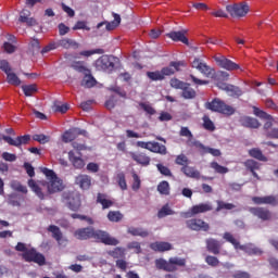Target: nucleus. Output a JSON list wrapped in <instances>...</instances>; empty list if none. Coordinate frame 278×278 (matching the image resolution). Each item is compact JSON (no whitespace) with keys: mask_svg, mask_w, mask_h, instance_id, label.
<instances>
[{"mask_svg":"<svg viewBox=\"0 0 278 278\" xmlns=\"http://www.w3.org/2000/svg\"><path fill=\"white\" fill-rule=\"evenodd\" d=\"M43 175H46L48 182H47V188L49 194H53L55 192H62L64 190V182H62V179L55 175L54 170L43 168L42 169Z\"/></svg>","mask_w":278,"mask_h":278,"instance_id":"f257e3e1","label":"nucleus"},{"mask_svg":"<svg viewBox=\"0 0 278 278\" xmlns=\"http://www.w3.org/2000/svg\"><path fill=\"white\" fill-rule=\"evenodd\" d=\"M205 108L206 110H211V112H218L219 114H226L227 116L236 114V109L231 105H227L220 99H214L212 102H206Z\"/></svg>","mask_w":278,"mask_h":278,"instance_id":"f03ea898","label":"nucleus"},{"mask_svg":"<svg viewBox=\"0 0 278 278\" xmlns=\"http://www.w3.org/2000/svg\"><path fill=\"white\" fill-rule=\"evenodd\" d=\"M62 47L63 49H77L79 47V43L75 41V39H68V38H63L56 42H52L48 46H46L41 53H49V51H53L54 49H58Z\"/></svg>","mask_w":278,"mask_h":278,"instance_id":"7ed1b4c3","label":"nucleus"},{"mask_svg":"<svg viewBox=\"0 0 278 278\" xmlns=\"http://www.w3.org/2000/svg\"><path fill=\"white\" fill-rule=\"evenodd\" d=\"M226 12H228L232 18H242L245 14H249V4L244 2L228 4L226 5Z\"/></svg>","mask_w":278,"mask_h":278,"instance_id":"20e7f679","label":"nucleus"},{"mask_svg":"<svg viewBox=\"0 0 278 278\" xmlns=\"http://www.w3.org/2000/svg\"><path fill=\"white\" fill-rule=\"evenodd\" d=\"M23 260L25 262H34L35 264H38L39 266H45L46 258L45 255L40 254L36 249L30 248L27 251H25L22 254Z\"/></svg>","mask_w":278,"mask_h":278,"instance_id":"39448f33","label":"nucleus"},{"mask_svg":"<svg viewBox=\"0 0 278 278\" xmlns=\"http://www.w3.org/2000/svg\"><path fill=\"white\" fill-rule=\"evenodd\" d=\"M114 62H116V58L102 55L96 61V66L98 71H114Z\"/></svg>","mask_w":278,"mask_h":278,"instance_id":"423d86ee","label":"nucleus"},{"mask_svg":"<svg viewBox=\"0 0 278 278\" xmlns=\"http://www.w3.org/2000/svg\"><path fill=\"white\" fill-rule=\"evenodd\" d=\"M205 212H212V204L201 203L191 207L189 212L181 213L182 218H192L197 214H203Z\"/></svg>","mask_w":278,"mask_h":278,"instance_id":"0eeeda50","label":"nucleus"},{"mask_svg":"<svg viewBox=\"0 0 278 278\" xmlns=\"http://www.w3.org/2000/svg\"><path fill=\"white\" fill-rule=\"evenodd\" d=\"M93 238L100 240L103 244H109L111 247H116V244H118V239L111 237L110 233L103 230H93Z\"/></svg>","mask_w":278,"mask_h":278,"instance_id":"6e6552de","label":"nucleus"},{"mask_svg":"<svg viewBox=\"0 0 278 278\" xmlns=\"http://www.w3.org/2000/svg\"><path fill=\"white\" fill-rule=\"evenodd\" d=\"M188 229L191 231H210V224L203 219L192 218L186 222Z\"/></svg>","mask_w":278,"mask_h":278,"instance_id":"1a4fd4ad","label":"nucleus"},{"mask_svg":"<svg viewBox=\"0 0 278 278\" xmlns=\"http://www.w3.org/2000/svg\"><path fill=\"white\" fill-rule=\"evenodd\" d=\"M2 140H4V142H8V144H10L11 147H22V144H28L29 140H31V137L29 135H24L12 139V137L2 136Z\"/></svg>","mask_w":278,"mask_h":278,"instance_id":"9d476101","label":"nucleus"},{"mask_svg":"<svg viewBox=\"0 0 278 278\" xmlns=\"http://www.w3.org/2000/svg\"><path fill=\"white\" fill-rule=\"evenodd\" d=\"M216 64L220 66V68H225L226 71H236L240 68V65L236 64L231 60L225 56H214Z\"/></svg>","mask_w":278,"mask_h":278,"instance_id":"9b49d317","label":"nucleus"},{"mask_svg":"<svg viewBox=\"0 0 278 278\" xmlns=\"http://www.w3.org/2000/svg\"><path fill=\"white\" fill-rule=\"evenodd\" d=\"M252 201L255 205H278V197L276 195L253 197Z\"/></svg>","mask_w":278,"mask_h":278,"instance_id":"f8f14e48","label":"nucleus"},{"mask_svg":"<svg viewBox=\"0 0 278 278\" xmlns=\"http://www.w3.org/2000/svg\"><path fill=\"white\" fill-rule=\"evenodd\" d=\"M48 231L52 233V238L56 240L59 247H66V244H68V240L62 236V230H60V227L51 225L49 226Z\"/></svg>","mask_w":278,"mask_h":278,"instance_id":"ddd939ff","label":"nucleus"},{"mask_svg":"<svg viewBox=\"0 0 278 278\" xmlns=\"http://www.w3.org/2000/svg\"><path fill=\"white\" fill-rule=\"evenodd\" d=\"M179 134H180V136H182V138H188V140H187L188 147H195V148L203 147V143L195 140L194 136L192 135V131H190V129L188 127H181Z\"/></svg>","mask_w":278,"mask_h":278,"instance_id":"4468645a","label":"nucleus"},{"mask_svg":"<svg viewBox=\"0 0 278 278\" xmlns=\"http://www.w3.org/2000/svg\"><path fill=\"white\" fill-rule=\"evenodd\" d=\"M94 236V228L87 227V228H79L75 230L74 237L76 240H90Z\"/></svg>","mask_w":278,"mask_h":278,"instance_id":"2eb2a0df","label":"nucleus"},{"mask_svg":"<svg viewBox=\"0 0 278 278\" xmlns=\"http://www.w3.org/2000/svg\"><path fill=\"white\" fill-rule=\"evenodd\" d=\"M249 212H251L253 216H256L261 220H270V218H273V214L270 213V211H268V208L250 207Z\"/></svg>","mask_w":278,"mask_h":278,"instance_id":"dca6fc26","label":"nucleus"},{"mask_svg":"<svg viewBox=\"0 0 278 278\" xmlns=\"http://www.w3.org/2000/svg\"><path fill=\"white\" fill-rule=\"evenodd\" d=\"M86 130L80 128H72L63 134V142H73L77 136H86Z\"/></svg>","mask_w":278,"mask_h":278,"instance_id":"f3484780","label":"nucleus"},{"mask_svg":"<svg viewBox=\"0 0 278 278\" xmlns=\"http://www.w3.org/2000/svg\"><path fill=\"white\" fill-rule=\"evenodd\" d=\"M253 114L257 116L258 118H263L264 121H267L264 124V129L268 132L270 127H273V116L268 115V113L257 109L256 106L253 108Z\"/></svg>","mask_w":278,"mask_h":278,"instance_id":"a211bd4d","label":"nucleus"},{"mask_svg":"<svg viewBox=\"0 0 278 278\" xmlns=\"http://www.w3.org/2000/svg\"><path fill=\"white\" fill-rule=\"evenodd\" d=\"M76 186H79L81 190H90L92 186V178L88 175H78L75 177Z\"/></svg>","mask_w":278,"mask_h":278,"instance_id":"6ab92c4d","label":"nucleus"},{"mask_svg":"<svg viewBox=\"0 0 278 278\" xmlns=\"http://www.w3.org/2000/svg\"><path fill=\"white\" fill-rule=\"evenodd\" d=\"M113 21L112 22H101L98 24L97 28L101 29L103 25H105L106 31H112L113 29H116L121 25V15L117 13H113Z\"/></svg>","mask_w":278,"mask_h":278,"instance_id":"aec40b11","label":"nucleus"},{"mask_svg":"<svg viewBox=\"0 0 278 278\" xmlns=\"http://www.w3.org/2000/svg\"><path fill=\"white\" fill-rule=\"evenodd\" d=\"M186 34H188V30L170 31L166 34V36L167 38H170V40H174V42H182L188 46L190 42L186 38Z\"/></svg>","mask_w":278,"mask_h":278,"instance_id":"412c9836","label":"nucleus"},{"mask_svg":"<svg viewBox=\"0 0 278 278\" xmlns=\"http://www.w3.org/2000/svg\"><path fill=\"white\" fill-rule=\"evenodd\" d=\"M205 243H206V250L208 251V253H213V255H218V253H220V247H223L220 241L214 238H208L205 240Z\"/></svg>","mask_w":278,"mask_h":278,"instance_id":"4be33fe9","label":"nucleus"},{"mask_svg":"<svg viewBox=\"0 0 278 278\" xmlns=\"http://www.w3.org/2000/svg\"><path fill=\"white\" fill-rule=\"evenodd\" d=\"M181 173L186 175V177H190L191 179H204L206 180L207 177L201 176V172H199L197 168L191 167V166H184L181 167Z\"/></svg>","mask_w":278,"mask_h":278,"instance_id":"5701e85b","label":"nucleus"},{"mask_svg":"<svg viewBox=\"0 0 278 278\" xmlns=\"http://www.w3.org/2000/svg\"><path fill=\"white\" fill-rule=\"evenodd\" d=\"M67 205L70 210L77 212L81 206V198L79 197V193H71L67 198Z\"/></svg>","mask_w":278,"mask_h":278,"instance_id":"b1692460","label":"nucleus"},{"mask_svg":"<svg viewBox=\"0 0 278 278\" xmlns=\"http://www.w3.org/2000/svg\"><path fill=\"white\" fill-rule=\"evenodd\" d=\"M129 155L135 162H137V164H141L142 166H149V164H151V157L147 156L144 153L138 154L130 152Z\"/></svg>","mask_w":278,"mask_h":278,"instance_id":"393cba45","label":"nucleus"},{"mask_svg":"<svg viewBox=\"0 0 278 278\" xmlns=\"http://www.w3.org/2000/svg\"><path fill=\"white\" fill-rule=\"evenodd\" d=\"M155 266L159 270H165V273H175V268L170 266V260L159 258L155 261Z\"/></svg>","mask_w":278,"mask_h":278,"instance_id":"a878e982","label":"nucleus"},{"mask_svg":"<svg viewBox=\"0 0 278 278\" xmlns=\"http://www.w3.org/2000/svg\"><path fill=\"white\" fill-rule=\"evenodd\" d=\"M240 123L243 127H250L251 129H257L261 125L256 118L249 116L241 117Z\"/></svg>","mask_w":278,"mask_h":278,"instance_id":"bb28decb","label":"nucleus"},{"mask_svg":"<svg viewBox=\"0 0 278 278\" xmlns=\"http://www.w3.org/2000/svg\"><path fill=\"white\" fill-rule=\"evenodd\" d=\"M150 249H152V251H159L160 253H164V251H172L173 244L168 242H154L150 244Z\"/></svg>","mask_w":278,"mask_h":278,"instance_id":"cd10ccee","label":"nucleus"},{"mask_svg":"<svg viewBox=\"0 0 278 278\" xmlns=\"http://www.w3.org/2000/svg\"><path fill=\"white\" fill-rule=\"evenodd\" d=\"M149 151H151V153H159L160 155H166L167 153L166 146L155 141H150Z\"/></svg>","mask_w":278,"mask_h":278,"instance_id":"c85d7f7f","label":"nucleus"},{"mask_svg":"<svg viewBox=\"0 0 278 278\" xmlns=\"http://www.w3.org/2000/svg\"><path fill=\"white\" fill-rule=\"evenodd\" d=\"M239 249L248 253V255H262V249L253 245V243H249L247 245H239Z\"/></svg>","mask_w":278,"mask_h":278,"instance_id":"c756f323","label":"nucleus"},{"mask_svg":"<svg viewBox=\"0 0 278 278\" xmlns=\"http://www.w3.org/2000/svg\"><path fill=\"white\" fill-rule=\"evenodd\" d=\"M70 162H72L73 166L76 168H84L86 166V162L80 156H76L75 152H68Z\"/></svg>","mask_w":278,"mask_h":278,"instance_id":"7c9ffc66","label":"nucleus"},{"mask_svg":"<svg viewBox=\"0 0 278 278\" xmlns=\"http://www.w3.org/2000/svg\"><path fill=\"white\" fill-rule=\"evenodd\" d=\"M97 202L101 203L102 210H108L114 205V201L108 199V197L103 193H98Z\"/></svg>","mask_w":278,"mask_h":278,"instance_id":"2f4dec72","label":"nucleus"},{"mask_svg":"<svg viewBox=\"0 0 278 278\" xmlns=\"http://www.w3.org/2000/svg\"><path fill=\"white\" fill-rule=\"evenodd\" d=\"M127 233H130V236H139L140 238H147L149 236V230L144 228H137V227H129L127 229Z\"/></svg>","mask_w":278,"mask_h":278,"instance_id":"473e14b6","label":"nucleus"},{"mask_svg":"<svg viewBox=\"0 0 278 278\" xmlns=\"http://www.w3.org/2000/svg\"><path fill=\"white\" fill-rule=\"evenodd\" d=\"M96 85H97V80L90 74H86L85 77L81 80V86L84 88H92Z\"/></svg>","mask_w":278,"mask_h":278,"instance_id":"72a5a7b5","label":"nucleus"},{"mask_svg":"<svg viewBox=\"0 0 278 278\" xmlns=\"http://www.w3.org/2000/svg\"><path fill=\"white\" fill-rule=\"evenodd\" d=\"M181 97H184V99H194L197 91L190 87V84H187L185 88H182Z\"/></svg>","mask_w":278,"mask_h":278,"instance_id":"f704fd0d","label":"nucleus"},{"mask_svg":"<svg viewBox=\"0 0 278 278\" xmlns=\"http://www.w3.org/2000/svg\"><path fill=\"white\" fill-rule=\"evenodd\" d=\"M249 154L251 155V157H254L255 160H258L260 162H268V159H266V156H264V154L262 153V150L254 148L251 149L249 151Z\"/></svg>","mask_w":278,"mask_h":278,"instance_id":"c9c22d12","label":"nucleus"},{"mask_svg":"<svg viewBox=\"0 0 278 278\" xmlns=\"http://www.w3.org/2000/svg\"><path fill=\"white\" fill-rule=\"evenodd\" d=\"M195 149H199L200 151H202V153H210L214 157H220V150H218V149L207 148L203 144H202V147H195Z\"/></svg>","mask_w":278,"mask_h":278,"instance_id":"e433bc0d","label":"nucleus"},{"mask_svg":"<svg viewBox=\"0 0 278 278\" xmlns=\"http://www.w3.org/2000/svg\"><path fill=\"white\" fill-rule=\"evenodd\" d=\"M169 266H173L174 268V273L175 270H177V266H186V258H181V257H170L169 258Z\"/></svg>","mask_w":278,"mask_h":278,"instance_id":"4c0bfd02","label":"nucleus"},{"mask_svg":"<svg viewBox=\"0 0 278 278\" xmlns=\"http://www.w3.org/2000/svg\"><path fill=\"white\" fill-rule=\"evenodd\" d=\"M108 218L111 223H121V220H123V213L119 211H111L108 214Z\"/></svg>","mask_w":278,"mask_h":278,"instance_id":"58836bf2","label":"nucleus"},{"mask_svg":"<svg viewBox=\"0 0 278 278\" xmlns=\"http://www.w3.org/2000/svg\"><path fill=\"white\" fill-rule=\"evenodd\" d=\"M22 90L25 97H33L35 92H38V87L36 85H23Z\"/></svg>","mask_w":278,"mask_h":278,"instance_id":"ea45409f","label":"nucleus"},{"mask_svg":"<svg viewBox=\"0 0 278 278\" xmlns=\"http://www.w3.org/2000/svg\"><path fill=\"white\" fill-rule=\"evenodd\" d=\"M28 186L29 188H31L33 192H35V194H37L39 199H45V193H42V190L40 189V187H38L34 179L28 180Z\"/></svg>","mask_w":278,"mask_h":278,"instance_id":"a19ab883","label":"nucleus"},{"mask_svg":"<svg viewBox=\"0 0 278 278\" xmlns=\"http://www.w3.org/2000/svg\"><path fill=\"white\" fill-rule=\"evenodd\" d=\"M7 81L11 86H21V78H18V76H16V74L13 72L7 74Z\"/></svg>","mask_w":278,"mask_h":278,"instance_id":"79ce46f5","label":"nucleus"},{"mask_svg":"<svg viewBox=\"0 0 278 278\" xmlns=\"http://www.w3.org/2000/svg\"><path fill=\"white\" fill-rule=\"evenodd\" d=\"M157 191L160 192V194H170V185L168 184V181L164 180L160 182L157 186Z\"/></svg>","mask_w":278,"mask_h":278,"instance_id":"37998d69","label":"nucleus"},{"mask_svg":"<svg viewBox=\"0 0 278 278\" xmlns=\"http://www.w3.org/2000/svg\"><path fill=\"white\" fill-rule=\"evenodd\" d=\"M204 77H212L214 75V68L206 65L205 62L202 63V66H200V70H198Z\"/></svg>","mask_w":278,"mask_h":278,"instance_id":"c03bdc74","label":"nucleus"},{"mask_svg":"<svg viewBox=\"0 0 278 278\" xmlns=\"http://www.w3.org/2000/svg\"><path fill=\"white\" fill-rule=\"evenodd\" d=\"M72 68H74V71H77L78 73H88V70L86 68V63H84V61H74L72 63Z\"/></svg>","mask_w":278,"mask_h":278,"instance_id":"a18cd8bd","label":"nucleus"},{"mask_svg":"<svg viewBox=\"0 0 278 278\" xmlns=\"http://www.w3.org/2000/svg\"><path fill=\"white\" fill-rule=\"evenodd\" d=\"M211 168H214L215 173H218L219 175H227V173H229V168L222 166L217 162H212Z\"/></svg>","mask_w":278,"mask_h":278,"instance_id":"49530a36","label":"nucleus"},{"mask_svg":"<svg viewBox=\"0 0 278 278\" xmlns=\"http://www.w3.org/2000/svg\"><path fill=\"white\" fill-rule=\"evenodd\" d=\"M11 188L16 192H22V194H27V187L23 186L21 182L16 180L11 181Z\"/></svg>","mask_w":278,"mask_h":278,"instance_id":"de8ad7c7","label":"nucleus"},{"mask_svg":"<svg viewBox=\"0 0 278 278\" xmlns=\"http://www.w3.org/2000/svg\"><path fill=\"white\" fill-rule=\"evenodd\" d=\"M226 92H228L230 97H242V90L233 85H228Z\"/></svg>","mask_w":278,"mask_h":278,"instance_id":"09e8293b","label":"nucleus"},{"mask_svg":"<svg viewBox=\"0 0 278 278\" xmlns=\"http://www.w3.org/2000/svg\"><path fill=\"white\" fill-rule=\"evenodd\" d=\"M175 214V211L170 210V206L164 205L157 213V216L160 218H165V216H173Z\"/></svg>","mask_w":278,"mask_h":278,"instance_id":"8fccbe9b","label":"nucleus"},{"mask_svg":"<svg viewBox=\"0 0 278 278\" xmlns=\"http://www.w3.org/2000/svg\"><path fill=\"white\" fill-rule=\"evenodd\" d=\"M224 240L230 242V244H232L235 249H240V242H238V240H236V238H233V235H231L230 232L224 233Z\"/></svg>","mask_w":278,"mask_h":278,"instance_id":"3c124183","label":"nucleus"},{"mask_svg":"<svg viewBox=\"0 0 278 278\" xmlns=\"http://www.w3.org/2000/svg\"><path fill=\"white\" fill-rule=\"evenodd\" d=\"M147 75L152 81H162V79H164V75L160 71L148 72Z\"/></svg>","mask_w":278,"mask_h":278,"instance_id":"603ef678","label":"nucleus"},{"mask_svg":"<svg viewBox=\"0 0 278 278\" xmlns=\"http://www.w3.org/2000/svg\"><path fill=\"white\" fill-rule=\"evenodd\" d=\"M188 83H184L177 78H172L170 79V86L172 88H175L176 90H182V88H186Z\"/></svg>","mask_w":278,"mask_h":278,"instance_id":"864d4df0","label":"nucleus"},{"mask_svg":"<svg viewBox=\"0 0 278 278\" xmlns=\"http://www.w3.org/2000/svg\"><path fill=\"white\" fill-rule=\"evenodd\" d=\"M127 249L130 251H134L137 254L142 253V247L140 245V242L138 241H131L127 244Z\"/></svg>","mask_w":278,"mask_h":278,"instance_id":"5fc2aeb1","label":"nucleus"},{"mask_svg":"<svg viewBox=\"0 0 278 278\" xmlns=\"http://www.w3.org/2000/svg\"><path fill=\"white\" fill-rule=\"evenodd\" d=\"M245 168H248V170H251V173H253V170H257L260 168V163L253 161V160H248L244 163Z\"/></svg>","mask_w":278,"mask_h":278,"instance_id":"6e6d98bb","label":"nucleus"},{"mask_svg":"<svg viewBox=\"0 0 278 278\" xmlns=\"http://www.w3.org/2000/svg\"><path fill=\"white\" fill-rule=\"evenodd\" d=\"M233 207H236V205H233L231 203H226V202H223V201H217L216 212H220L223 210H233Z\"/></svg>","mask_w":278,"mask_h":278,"instance_id":"4d7b16f0","label":"nucleus"},{"mask_svg":"<svg viewBox=\"0 0 278 278\" xmlns=\"http://www.w3.org/2000/svg\"><path fill=\"white\" fill-rule=\"evenodd\" d=\"M176 164H178V166H188V164H190V161L188 160V156H186V154H180L176 157Z\"/></svg>","mask_w":278,"mask_h":278,"instance_id":"13d9d810","label":"nucleus"},{"mask_svg":"<svg viewBox=\"0 0 278 278\" xmlns=\"http://www.w3.org/2000/svg\"><path fill=\"white\" fill-rule=\"evenodd\" d=\"M33 140H35L36 142H40V144H47V142L51 140V137L46 135H34Z\"/></svg>","mask_w":278,"mask_h":278,"instance_id":"bf43d9fd","label":"nucleus"},{"mask_svg":"<svg viewBox=\"0 0 278 278\" xmlns=\"http://www.w3.org/2000/svg\"><path fill=\"white\" fill-rule=\"evenodd\" d=\"M205 262L208 266H213L214 268L220 264V261H218V257L212 256V255H207L205 257Z\"/></svg>","mask_w":278,"mask_h":278,"instance_id":"052dcab7","label":"nucleus"},{"mask_svg":"<svg viewBox=\"0 0 278 278\" xmlns=\"http://www.w3.org/2000/svg\"><path fill=\"white\" fill-rule=\"evenodd\" d=\"M203 127H204V129H207L208 131H214V129H215L214 122H212V119H210V117H207V116L203 117Z\"/></svg>","mask_w":278,"mask_h":278,"instance_id":"680f3d73","label":"nucleus"},{"mask_svg":"<svg viewBox=\"0 0 278 278\" xmlns=\"http://www.w3.org/2000/svg\"><path fill=\"white\" fill-rule=\"evenodd\" d=\"M117 182L122 190H127V181L125 180V174H117Z\"/></svg>","mask_w":278,"mask_h":278,"instance_id":"e2e57ef3","label":"nucleus"},{"mask_svg":"<svg viewBox=\"0 0 278 278\" xmlns=\"http://www.w3.org/2000/svg\"><path fill=\"white\" fill-rule=\"evenodd\" d=\"M54 112H61V114H66L68 112V104H59L58 102L53 105Z\"/></svg>","mask_w":278,"mask_h":278,"instance_id":"0e129e2a","label":"nucleus"},{"mask_svg":"<svg viewBox=\"0 0 278 278\" xmlns=\"http://www.w3.org/2000/svg\"><path fill=\"white\" fill-rule=\"evenodd\" d=\"M140 177L138 176V174L132 173V190L138 191L140 190Z\"/></svg>","mask_w":278,"mask_h":278,"instance_id":"69168bd1","label":"nucleus"},{"mask_svg":"<svg viewBox=\"0 0 278 278\" xmlns=\"http://www.w3.org/2000/svg\"><path fill=\"white\" fill-rule=\"evenodd\" d=\"M156 167L161 175H165V177H170V175H173L170 169L162 164H157Z\"/></svg>","mask_w":278,"mask_h":278,"instance_id":"338daca9","label":"nucleus"},{"mask_svg":"<svg viewBox=\"0 0 278 278\" xmlns=\"http://www.w3.org/2000/svg\"><path fill=\"white\" fill-rule=\"evenodd\" d=\"M74 31H76V29H86L87 31H90V27H88L86 25V22L84 21H78L74 27H73Z\"/></svg>","mask_w":278,"mask_h":278,"instance_id":"774afa93","label":"nucleus"}]
</instances>
